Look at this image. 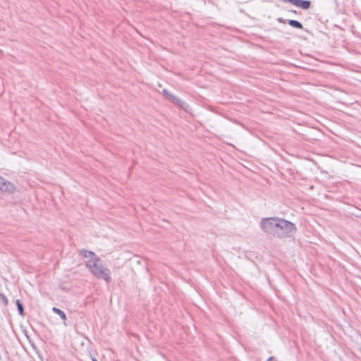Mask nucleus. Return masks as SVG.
Instances as JSON below:
<instances>
[{
  "mask_svg": "<svg viewBox=\"0 0 361 361\" xmlns=\"http://www.w3.org/2000/svg\"><path fill=\"white\" fill-rule=\"evenodd\" d=\"M260 227L264 232L281 238L291 237L297 231L293 223L278 217L263 218L260 221Z\"/></svg>",
  "mask_w": 361,
  "mask_h": 361,
  "instance_id": "nucleus-1",
  "label": "nucleus"
},
{
  "mask_svg": "<svg viewBox=\"0 0 361 361\" xmlns=\"http://www.w3.org/2000/svg\"><path fill=\"white\" fill-rule=\"evenodd\" d=\"M80 255L85 259V265L88 269H94V271H109L106 264L94 252L82 249Z\"/></svg>",
  "mask_w": 361,
  "mask_h": 361,
  "instance_id": "nucleus-2",
  "label": "nucleus"
},
{
  "mask_svg": "<svg viewBox=\"0 0 361 361\" xmlns=\"http://www.w3.org/2000/svg\"><path fill=\"white\" fill-rule=\"evenodd\" d=\"M162 92L165 97L173 104H176V106L184 110H186L187 108L188 107V104L187 103L180 99L176 96L171 94L167 90L164 89Z\"/></svg>",
  "mask_w": 361,
  "mask_h": 361,
  "instance_id": "nucleus-3",
  "label": "nucleus"
},
{
  "mask_svg": "<svg viewBox=\"0 0 361 361\" xmlns=\"http://www.w3.org/2000/svg\"><path fill=\"white\" fill-rule=\"evenodd\" d=\"M15 185L10 181L0 176V191L13 193L16 191Z\"/></svg>",
  "mask_w": 361,
  "mask_h": 361,
  "instance_id": "nucleus-4",
  "label": "nucleus"
},
{
  "mask_svg": "<svg viewBox=\"0 0 361 361\" xmlns=\"http://www.w3.org/2000/svg\"><path fill=\"white\" fill-rule=\"evenodd\" d=\"M285 2H289L293 5L301 8L304 10H307L311 6V1L309 0H283Z\"/></svg>",
  "mask_w": 361,
  "mask_h": 361,
  "instance_id": "nucleus-5",
  "label": "nucleus"
},
{
  "mask_svg": "<svg viewBox=\"0 0 361 361\" xmlns=\"http://www.w3.org/2000/svg\"><path fill=\"white\" fill-rule=\"evenodd\" d=\"M95 277L99 279H103L106 282L111 281V276L109 272H92Z\"/></svg>",
  "mask_w": 361,
  "mask_h": 361,
  "instance_id": "nucleus-6",
  "label": "nucleus"
},
{
  "mask_svg": "<svg viewBox=\"0 0 361 361\" xmlns=\"http://www.w3.org/2000/svg\"><path fill=\"white\" fill-rule=\"evenodd\" d=\"M288 23L290 26L294 27V28H296V29H300V30H302L303 29V25L302 24L299 22L298 20H288Z\"/></svg>",
  "mask_w": 361,
  "mask_h": 361,
  "instance_id": "nucleus-7",
  "label": "nucleus"
},
{
  "mask_svg": "<svg viewBox=\"0 0 361 361\" xmlns=\"http://www.w3.org/2000/svg\"><path fill=\"white\" fill-rule=\"evenodd\" d=\"M52 311L54 312H55L56 314H57L63 321L66 320V314L62 310H61L60 309L54 307L52 308Z\"/></svg>",
  "mask_w": 361,
  "mask_h": 361,
  "instance_id": "nucleus-8",
  "label": "nucleus"
},
{
  "mask_svg": "<svg viewBox=\"0 0 361 361\" xmlns=\"http://www.w3.org/2000/svg\"><path fill=\"white\" fill-rule=\"evenodd\" d=\"M16 305L18 307V312L20 315H23V306L20 300H16Z\"/></svg>",
  "mask_w": 361,
  "mask_h": 361,
  "instance_id": "nucleus-9",
  "label": "nucleus"
},
{
  "mask_svg": "<svg viewBox=\"0 0 361 361\" xmlns=\"http://www.w3.org/2000/svg\"><path fill=\"white\" fill-rule=\"evenodd\" d=\"M0 303L4 305V306H6L8 303L7 298L1 293H0Z\"/></svg>",
  "mask_w": 361,
  "mask_h": 361,
  "instance_id": "nucleus-10",
  "label": "nucleus"
},
{
  "mask_svg": "<svg viewBox=\"0 0 361 361\" xmlns=\"http://www.w3.org/2000/svg\"><path fill=\"white\" fill-rule=\"evenodd\" d=\"M277 21L281 23H286V20H284L283 18H278Z\"/></svg>",
  "mask_w": 361,
  "mask_h": 361,
  "instance_id": "nucleus-11",
  "label": "nucleus"
},
{
  "mask_svg": "<svg viewBox=\"0 0 361 361\" xmlns=\"http://www.w3.org/2000/svg\"><path fill=\"white\" fill-rule=\"evenodd\" d=\"M267 361H276L273 357H270L268 358Z\"/></svg>",
  "mask_w": 361,
  "mask_h": 361,
  "instance_id": "nucleus-12",
  "label": "nucleus"
},
{
  "mask_svg": "<svg viewBox=\"0 0 361 361\" xmlns=\"http://www.w3.org/2000/svg\"><path fill=\"white\" fill-rule=\"evenodd\" d=\"M92 361H97V360L96 358H92Z\"/></svg>",
  "mask_w": 361,
  "mask_h": 361,
  "instance_id": "nucleus-13",
  "label": "nucleus"
},
{
  "mask_svg": "<svg viewBox=\"0 0 361 361\" xmlns=\"http://www.w3.org/2000/svg\"><path fill=\"white\" fill-rule=\"evenodd\" d=\"M292 12L296 13V11L295 10L292 11Z\"/></svg>",
  "mask_w": 361,
  "mask_h": 361,
  "instance_id": "nucleus-14",
  "label": "nucleus"
},
{
  "mask_svg": "<svg viewBox=\"0 0 361 361\" xmlns=\"http://www.w3.org/2000/svg\"><path fill=\"white\" fill-rule=\"evenodd\" d=\"M137 263H140V262H141V261H140V260H137Z\"/></svg>",
  "mask_w": 361,
  "mask_h": 361,
  "instance_id": "nucleus-15",
  "label": "nucleus"
}]
</instances>
